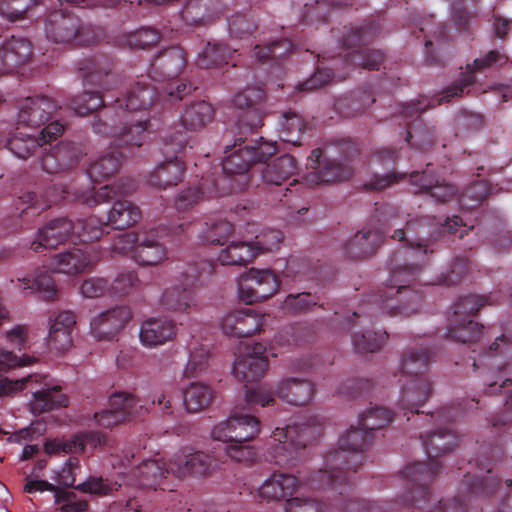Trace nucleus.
Wrapping results in <instances>:
<instances>
[{"label":"nucleus","mask_w":512,"mask_h":512,"mask_svg":"<svg viewBox=\"0 0 512 512\" xmlns=\"http://www.w3.org/2000/svg\"><path fill=\"white\" fill-rule=\"evenodd\" d=\"M463 225L459 216L447 219L444 224L432 216H414L406 221L404 229H396L393 239L405 242L389 261V283L367 296L363 303L345 315V325L372 323L378 312L389 316L408 317L419 311L423 298L420 291L412 287L420 270L429 263L434 253L433 239L442 232L454 234Z\"/></svg>","instance_id":"nucleus-1"},{"label":"nucleus","mask_w":512,"mask_h":512,"mask_svg":"<svg viewBox=\"0 0 512 512\" xmlns=\"http://www.w3.org/2000/svg\"><path fill=\"white\" fill-rule=\"evenodd\" d=\"M136 189V184L131 178H121L111 185H104L98 190L88 183L85 187L74 188L73 199L89 208H93L104 202L115 200L111 207L107 221V227L123 230L135 225L141 218L138 206L129 200H121L120 197L130 195ZM69 188L62 185L49 187L40 197L33 191H23L17 197L16 210L18 215H39L43 211L69 198Z\"/></svg>","instance_id":"nucleus-2"},{"label":"nucleus","mask_w":512,"mask_h":512,"mask_svg":"<svg viewBox=\"0 0 512 512\" xmlns=\"http://www.w3.org/2000/svg\"><path fill=\"white\" fill-rule=\"evenodd\" d=\"M457 416L458 410L451 407H444L436 413L425 415L427 421L435 425V429L420 435L429 462L409 464L400 472L399 480L404 485L406 495H402L400 500L385 502L389 512L398 508L409 511L414 502L426 504L430 501V485L441 472V465L436 458L454 450L459 445L458 435L450 428H442V425L454 422Z\"/></svg>","instance_id":"nucleus-3"},{"label":"nucleus","mask_w":512,"mask_h":512,"mask_svg":"<svg viewBox=\"0 0 512 512\" xmlns=\"http://www.w3.org/2000/svg\"><path fill=\"white\" fill-rule=\"evenodd\" d=\"M506 57L497 50H491L484 56L476 58L467 64L466 71L450 86L446 87L436 99H423L399 105V115L403 119L405 141L416 149H425L435 142V128L427 126L420 114L430 107L449 102L454 97L470 93V87L475 83V73H483L496 64L506 62Z\"/></svg>","instance_id":"nucleus-4"},{"label":"nucleus","mask_w":512,"mask_h":512,"mask_svg":"<svg viewBox=\"0 0 512 512\" xmlns=\"http://www.w3.org/2000/svg\"><path fill=\"white\" fill-rule=\"evenodd\" d=\"M373 433L358 425L351 426L338 441L339 448L327 454L324 468L318 469L309 479L311 487L321 488L325 484L337 485L340 481L345 488L352 489V475L364 463V452L372 444Z\"/></svg>","instance_id":"nucleus-5"},{"label":"nucleus","mask_w":512,"mask_h":512,"mask_svg":"<svg viewBox=\"0 0 512 512\" xmlns=\"http://www.w3.org/2000/svg\"><path fill=\"white\" fill-rule=\"evenodd\" d=\"M433 352L428 346L421 344L408 348L400 359L401 376L405 378L397 407L407 413L419 414L423 406L433 394V384L427 374Z\"/></svg>","instance_id":"nucleus-6"},{"label":"nucleus","mask_w":512,"mask_h":512,"mask_svg":"<svg viewBox=\"0 0 512 512\" xmlns=\"http://www.w3.org/2000/svg\"><path fill=\"white\" fill-rule=\"evenodd\" d=\"M242 139L235 141L233 146H227L222 161L223 175L212 178L213 190L209 191L213 196H225L242 191L248 184L247 172L253 164L265 162L276 152V146L272 143H256L255 146L242 147Z\"/></svg>","instance_id":"nucleus-7"},{"label":"nucleus","mask_w":512,"mask_h":512,"mask_svg":"<svg viewBox=\"0 0 512 512\" xmlns=\"http://www.w3.org/2000/svg\"><path fill=\"white\" fill-rule=\"evenodd\" d=\"M307 168L311 171L304 177V183L293 182L290 187L276 192L281 206L287 208L289 214H302L308 211L304 204V185L314 187L322 184H332L348 180L353 175V168L326 158L321 148H315L307 158Z\"/></svg>","instance_id":"nucleus-8"},{"label":"nucleus","mask_w":512,"mask_h":512,"mask_svg":"<svg viewBox=\"0 0 512 512\" xmlns=\"http://www.w3.org/2000/svg\"><path fill=\"white\" fill-rule=\"evenodd\" d=\"M216 467L217 463L210 455L195 451L176 454L168 463L156 459L146 460L132 474L140 487L156 490L159 481L168 474L177 478L187 475L205 476Z\"/></svg>","instance_id":"nucleus-9"},{"label":"nucleus","mask_w":512,"mask_h":512,"mask_svg":"<svg viewBox=\"0 0 512 512\" xmlns=\"http://www.w3.org/2000/svg\"><path fill=\"white\" fill-rule=\"evenodd\" d=\"M149 79V75L141 76V79L130 85L126 92L117 97L112 104H107L103 95L98 91H85L73 97L69 102V107L80 116H86L101 107H115L117 110L124 109V111L137 114L147 110L161 98L158 88L152 85Z\"/></svg>","instance_id":"nucleus-10"},{"label":"nucleus","mask_w":512,"mask_h":512,"mask_svg":"<svg viewBox=\"0 0 512 512\" xmlns=\"http://www.w3.org/2000/svg\"><path fill=\"white\" fill-rule=\"evenodd\" d=\"M94 116L93 131L101 136L110 137L118 146L140 147L143 145L150 128V119L138 114L117 110L115 107H102Z\"/></svg>","instance_id":"nucleus-11"},{"label":"nucleus","mask_w":512,"mask_h":512,"mask_svg":"<svg viewBox=\"0 0 512 512\" xmlns=\"http://www.w3.org/2000/svg\"><path fill=\"white\" fill-rule=\"evenodd\" d=\"M321 435L315 419L276 427L270 436L267 455L279 466H293L302 451Z\"/></svg>","instance_id":"nucleus-12"},{"label":"nucleus","mask_w":512,"mask_h":512,"mask_svg":"<svg viewBox=\"0 0 512 512\" xmlns=\"http://www.w3.org/2000/svg\"><path fill=\"white\" fill-rule=\"evenodd\" d=\"M314 473L315 471L305 478V484L311 489H316L309 485V479ZM327 488L338 494L328 504H323L315 498L294 497L287 500L285 512H389L385 503L379 504L354 497L352 489L345 488L340 481L337 485L325 484L317 490Z\"/></svg>","instance_id":"nucleus-13"},{"label":"nucleus","mask_w":512,"mask_h":512,"mask_svg":"<svg viewBox=\"0 0 512 512\" xmlns=\"http://www.w3.org/2000/svg\"><path fill=\"white\" fill-rule=\"evenodd\" d=\"M380 30L379 23L374 20H365L360 26H344L339 42L345 49L351 50L344 55V61L348 66L379 70L384 54L380 50L368 48V44L378 36Z\"/></svg>","instance_id":"nucleus-14"},{"label":"nucleus","mask_w":512,"mask_h":512,"mask_svg":"<svg viewBox=\"0 0 512 512\" xmlns=\"http://www.w3.org/2000/svg\"><path fill=\"white\" fill-rule=\"evenodd\" d=\"M498 303L492 294L460 297L454 305V318L448 327L447 338L461 343L475 342L482 337L484 326L469 317L476 315L486 305Z\"/></svg>","instance_id":"nucleus-15"},{"label":"nucleus","mask_w":512,"mask_h":512,"mask_svg":"<svg viewBox=\"0 0 512 512\" xmlns=\"http://www.w3.org/2000/svg\"><path fill=\"white\" fill-rule=\"evenodd\" d=\"M44 31L47 39L56 44L83 46L98 38L91 25L83 24L78 16L61 9L46 15Z\"/></svg>","instance_id":"nucleus-16"},{"label":"nucleus","mask_w":512,"mask_h":512,"mask_svg":"<svg viewBox=\"0 0 512 512\" xmlns=\"http://www.w3.org/2000/svg\"><path fill=\"white\" fill-rule=\"evenodd\" d=\"M47 376L39 374H29L21 379L10 380L0 376V397L12 395L15 392L22 391L28 383L41 382L43 387L33 392V398L30 402L31 412L35 415L66 407L68 398L61 392L59 385H50Z\"/></svg>","instance_id":"nucleus-17"},{"label":"nucleus","mask_w":512,"mask_h":512,"mask_svg":"<svg viewBox=\"0 0 512 512\" xmlns=\"http://www.w3.org/2000/svg\"><path fill=\"white\" fill-rule=\"evenodd\" d=\"M464 485L467 495H459L446 501L440 500L437 505L433 504L430 497V501L426 504L423 502L412 503L409 511L398 508L393 512H469L468 503H471L474 498L488 497L494 494L500 486V479L495 476L469 477L465 480Z\"/></svg>","instance_id":"nucleus-18"},{"label":"nucleus","mask_w":512,"mask_h":512,"mask_svg":"<svg viewBox=\"0 0 512 512\" xmlns=\"http://www.w3.org/2000/svg\"><path fill=\"white\" fill-rule=\"evenodd\" d=\"M209 262L187 264L182 267L177 277L178 283L165 288L159 303L164 310L179 313H189L196 305L195 285L200 276V270Z\"/></svg>","instance_id":"nucleus-19"},{"label":"nucleus","mask_w":512,"mask_h":512,"mask_svg":"<svg viewBox=\"0 0 512 512\" xmlns=\"http://www.w3.org/2000/svg\"><path fill=\"white\" fill-rule=\"evenodd\" d=\"M280 287L278 276L269 269L251 268L238 281V293L247 304L260 302L273 296Z\"/></svg>","instance_id":"nucleus-20"},{"label":"nucleus","mask_w":512,"mask_h":512,"mask_svg":"<svg viewBox=\"0 0 512 512\" xmlns=\"http://www.w3.org/2000/svg\"><path fill=\"white\" fill-rule=\"evenodd\" d=\"M512 360V342L504 335L498 336L495 341L485 348L480 354L478 359L473 358V367L476 370L479 364L490 365L495 367L499 373V380L501 384L497 386L498 380L490 382L488 384V391L493 392L500 390L501 388L512 385V377L508 376V366H510Z\"/></svg>","instance_id":"nucleus-21"},{"label":"nucleus","mask_w":512,"mask_h":512,"mask_svg":"<svg viewBox=\"0 0 512 512\" xmlns=\"http://www.w3.org/2000/svg\"><path fill=\"white\" fill-rule=\"evenodd\" d=\"M260 427L261 422L255 415L235 412L215 425L211 436L220 442H249L259 434Z\"/></svg>","instance_id":"nucleus-22"},{"label":"nucleus","mask_w":512,"mask_h":512,"mask_svg":"<svg viewBox=\"0 0 512 512\" xmlns=\"http://www.w3.org/2000/svg\"><path fill=\"white\" fill-rule=\"evenodd\" d=\"M60 108L57 103L47 96H29L18 103L17 129L27 127L30 129L44 128L53 120L54 113Z\"/></svg>","instance_id":"nucleus-23"},{"label":"nucleus","mask_w":512,"mask_h":512,"mask_svg":"<svg viewBox=\"0 0 512 512\" xmlns=\"http://www.w3.org/2000/svg\"><path fill=\"white\" fill-rule=\"evenodd\" d=\"M85 84L109 91L116 88L122 77L115 71L114 59L106 54H96L85 59L79 66Z\"/></svg>","instance_id":"nucleus-24"},{"label":"nucleus","mask_w":512,"mask_h":512,"mask_svg":"<svg viewBox=\"0 0 512 512\" xmlns=\"http://www.w3.org/2000/svg\"><path fill=\"white\" fill-rule=\"evenodd\" d=\"M85 154L81 144L61 141L43 154L40 163L46 173L56 174L76 167Z\"/></svg>","instance_id":"nucleus-25"},{"label":"nucleus","mask_w":512,"mask_h":512,"mask_svg":"<svg viewBox=\"0 0 512 512\" xmlns=\"http://www.w3.org/2000/svg\"><path fill=\"white\" fill-rule=\"evenodd\" d=\"M64 131V124L60 121H52L48 126L41 129L40 136L15 133L7 139L6 148L20 159L31 156L35 150L56 139Z\"/></svg>","instance_id":"nucleus-26"},{"label":"nucleus","mask_w":512,"mask_h":512,"mask_svg":"<svg viewBox=\"0 0 512 512\" xmlns=\"http://www.w3.org/2000/svg\"><path fill=\"white\" fill-rule=\"evenodd\" d=\"M266 347L262 343L248 345L244 355L238 356L232 371L239 381L254 382L260 380L267 368L268 358L265 356Z\"/></svg>","instance_id":"nucleus-27"},{"label":"nucleus","mask_w":512,"mask_h":512,"mask_svg":"<svg viewBox=\"0 0 512 512\" xmlns=\"http://www.w3.org/2000/svg\"><path fill=\"white\" fill-rule=\"evenodd\" d=\"M409 180L412 185L418 187L417 192L428 194L431 198L440 203L449 201L457 193V189L454 185L447 183L435 172L432 163H428L426 168L421 172H411Z\"/></svg>","instance_id":"nucleus-28"},{"label":"nucleus","mask_w":512,"mask_h":512,"mask_svg":"<svg viewBox=\"0 0 512 512\" xmlns=\"http://www.w3.org/2000/svg\"><path fill=\"white\" fill-rule=\"evenodd\" d=\"M186 62V53L180 46L165 48L152 59L149 78L159 82L175 79L184 69Z\"/></svg>","instance_id":"nucleus-29"},{"label":"nucleus","mask_w":512,"mask_h":512,"mask_svg":"<svg viewBox=\"0 0 512 512\" xmlns=\"http://www.w3.org/2000/svg\"><path fill=\"white\" fill-rule=\"evenodd\" d=\"M131 318L132 312L127 306H116L91 320V334L96 340L112 341Z\"/></svg>","instance_id":"nucleus-30"},{"label":"nucleus","mask_w":512,"mask_h":512,"mask_svg":"<svg viewBox=\"0 0 512 512\" xmlns=\"http://www.w3.org/2000/svg\"><path fill=\"white\" fill-rule=\"evenodd\" d=\"M263 325L264 315L251 308L231 311L221 321L223 333L237 338L250 337L262 331Z\"/></svg>","instance_id":"nucleus-31"},{"label":"nucleus","mask_w":512,"mask_h":512,"mask_svg":"<svg viewBox=\"0 0 512 512\" xmlns=\"http://www.w3.org/2000/svg\"><path fill=\"white\" fill-rule=\"evenodd\" d=\"M73 229L74 222L67 217L52 219L38 230L37 238L30 248L40 252L42 249H55L67 241L74 242Z\"/></svg>","instance_id":"nucleus-32"},{"label":"nucleus","mask_w":512,"mask_h":512,"mask_svg":"<svg viewBox=\"0 0 512 512\" xmlns=\"http://www.w3.org/2000/svg\"><path fill=\"white\" fill-rule=\"evenodd\" d=\"M177 332L178 327L173 319L166 316L151 317L141 323L139 339L144 347L156 348L174 341Z\"/></svg>","instance_id":"nucleus-33"},{"label":"nucleus","mask_w":512,"mask_h":512,"mask_svg":"<svg viewBox=\"0 0 512 512\" xmlns=\"http://www.w3.org/2000/svg\"><path fill=\"white\" fill-rule=\"evenodd\" d=\"M33 55L32 43L23 36L12 35L0 45V75L28 63Z\"/></svg>","instance_id":"nucleus-34"},{"label":"nucleus","mask_w":512,"mask_h":512,"mask_svg":"<svg viewBox=\"0 0 512 512\" xmlns=\"http://www.w3.org/2000/svg\"><path fill=\"white\" fill-rule=\"evenodd\" d=\"M265 91L260 87L247 88L236 93L232 103L236 108L248 111L240 119L243 126L255 130L263 125V111L261 103L265 99Z\"/></svg>","instance_id":"nucleus-35"},{"label":"nucleus","mask_w":512,"mask_h":512,"mask_svg":"<svg viewBox=\"0 0 512 512\" xmlns=\"http://www.w3.org/2000/svg\"><path fill=\"white\" fill-rule=\"evenodd\" d=\"M139 242L133 260L141 266H156L167 259V249L155 229L139 231Z\"/></svg>","instance_id":"nucleus-36"},{"label":"nucleus","mask_w":512,"mask_h":512,"mask_svg":"<svg viewBox=\"0 0 512 512\" xmlns=\"http://www.w3.org/2000/svg\"><path fill=\"white\" fill-rule=\"evenodd\" d=\"M97 262L98 257L95 253L81 248H72L55 254L51 265L59 273L74 276L92 268Z\"/></svg>","instance_id":"nucleus-37"},{"label":"nucleus","mask_w":512,"mask_h":512,"mask_svg":"<svg viewBox=\"0 0 512 512\" xmlns=\"http://www.w3.org/2000/svg\"><path fill=\"white\" fill-rule=\"evenodd\" d=\"M384 241L383 232L378 229L363 228L345 245V253L351 259L367 258L375 253Z\"/></svg>","instance_id":"nucleus-38"},{"label":"nucleus","mask_w":512,"mask_h":512,"mask_svg":"<svg viewBox=\"0 0 512 512\" xmlns=\"http://www.w3.org/2000/svg\"><path fill=\"white\" fill-rule=\"evenodd\" d=\"M300 480L288 473L274 472L260 486L259 496L267 501H279L293 495Z\"/></svg>","instance_id":"nucleus-39"},{"label":"nucleus","mask_w":512,"mask_h":512,"mask_svg":"<svg viewBox=\"0 0 512 512\" xmlns=\"http://www.w3.org/2000/svg\"><path fill=\"white\" fill-rule=\"evenodd\" d=\"M185 170V163L182 160L166 159L149 173L147 181L152 187L166 190L182 182Z\"/></svg>","instance_id":"nucleus-40"},{"label":"nucleus","mask_w":512,"mask_h":512,"mask_svg":"<svg viewBox=\"0 0 512 512\" xmlns=\"http://www.w3.org/2000/svg\"><path fill=\"white\" fill-rule=\"evenodd\" d=\"M206 228L200 231L198 224H184L181 223L178 229L185 233H197L198 238L203 244H218L225 245L229 241V237L234 231V226L231 222L226 220H219L211 224L205 223Z\"/></svg>","instance_id":"nucleus-41"},{"label":"nucleus","mask_w":512,"mask_h":512,"mask_svg":"<svg viewBox=\"0 0 512 512\" xmlns=\"http://www.w3.org/2000/svg\"><path fill=\"white\" fill-rule=\"evenodd\" d=\"M314 392V385L310 381L299 378L284 379L277 387V396L295 406L308 404Z\"/></svg>","instance_id":"nucleus-42"},{"label":"nucleus","mask_w":512,"mask_h":512,"mask_svg":"<svg viewBox=\"0 0 512 512\" xmlns=\"http://www.w3.org/2000/svg\"><path fill=\"white\" fill-rule=\"evenodd\" d=\"M258 256V250L250 242L230 241L218 253L221 265L245 266Z\"/></svg>","instance_id":"nucleus-43"},{"label":"nucleus","mask_w":512,"mask_h":512,"mask_svg":"<svg viewBox=\"0 0 512 512\" xmlns=\"http://www.w3.org/2000/svg\"><path fill=\"white\" fill-rule=\"evenodd\" d=\"M21 290L37 293L45 301H54L58 297V290L54 279L45 270H38L32 275L18 278Z\"/></svg>","instance_id":"nucleus-44"},{"label":"nucleus","mask_w":512,"mask_h":512,"mask_svg":"<svg viewBox=\"0 0 512 512\" xmlns=\"http://www.w3.org/2000/svg\"><path fill=\"white\" fill-rule=\"evenodd\" d=\"M297 170V164L291 155L280 156L266 163L260 170L263 181L269 185L281 186Z\"/></svg>","instance_id":"nucleus-45"},{"label":"nucleus","mask_w":512,"mask_h":512,"mask_svg":"<svg viewBox=\"0 0 512 512\" xmlns=\"http://www.w3.org/2000/svg\"><path fill=\"white\" fill-rule=\"evenodd\" d=\"M214 118L212 105L204 100L192 102L183 110L180 120L182 126L189 131H199Z\"/></svg>","instance_id":"nucleus-46"},{"label":"nucleus","mask_w":512,"mask_h":512,"mask_svg":"<svg viewBox=\"0 0 512 512\" xmlns=\"http://www.w3.org/2000/svg\"><path fill=\"white\" fill-rule=\"evenodd\" d=\"M121 162L122 154L119 152L108 151L102 153L90 164L87 174L92 182H100L115 175Z\"/></svg>","instance_id":"nucleus-47"},{"label":"nucleus","mask_w":512,"mask_h":512,"mask_svg":"<svg viewBox=\"0 0 512 512\" xmlns=\"http://www.w3.org/2000/svg\"><path fill=\"white\" fill-rule=\"evenodd\" d=\"M214 398L210 386L202 382H192L183 391V404L189 413H197L206 409Z\"/></svg>","instance_id":"nucleus-48"},{"label":"nucleus","mask_w":512,"mask_h":512,"mask_svg":"<svg viewBox=\"0 0 512 512\" xmlns=\"http://www.w3.org/2000/svg\"><path fill=\"white\" fill-rule=\"evenodd\" d=\"M213 190V180L202 177L201 182L195 187H187L181 190L175 197V208L178 211H186L198 204L204 198H214L209 191Z\"/></svg>","instance_id":"nucleus-49"},{"label":"nucleus","mask_w":512,"mask_h":512,"mask_svg":"<svg viewBox=\"0 0 512 512\" xmlns=\"http://www.w3.org/2000/svg\"><path fill=\"white\" fill-rule=\"evenodd\" d=\"M236 51L237 49H231L225 43L208 42L199 53L196 64L200 69H209L224 63L228 64Z\"/></svg>","instance_id":"nucleus-50"},{"label":"nucleus","mask_w":512,"mask_h":512,"mask_svg":"<svg viewBox=\"0 0 512 512\" xmlns=\"http://www.w3.org/2000/svg\"><path fill=\"white\" fill-rule=\"evenodd\" d=\"M213 3V0H189L181 11V17L189 25H205L216 16Z\"/></svg>","instance_id":"nucleus-51"},{"label":"nucleus","mask_w":512,"mask_h":512,"mask_svg":"<svg viewBox=\"0 0 512 512\" xmlns=\"http://www.w3.org/2000/svg\"><path fill=\"white\" fill-rule=\"evenodd\" d=\"M107 228L106 223L96 216L78 219L74 222V242L90 243L98 241Z\"/></svg>","instance_id":"nucleus-52"},{"label":"nucleus","mask_w":512,"mask_h":512,"mask_svg":"<svg viewBox=\"0 0 512 512\" xmlns=\"http://www.w3.org/2000/svg\"><path fill=\"white\" fill-rule=\"evenodd\" d=\"M354 349L359 353H373L380 350L388 339L386 331L375 332L366 329L361 332L354 331L351 335Z\"/></svg>","instance_id":"nucleus-53"},{"label":"nucleus","mask_w":512,"mask_h":512,"mask_svg":"<svg viewBox=\"0 0 512 512\" xmlns=\"http://www.w3.org/2000/svg\"><path fill=\"white\" fill-rule=\"evenodd\" d=\"M340 0H309L304 4L302 22L305 25L326 23L331 8L340 6Z\"/></svg>","instance_id":"nucleus-54"},{"label":"nucleus","mask_w":512,"mask_h":512,"mask_svg":"<svg viewBox=\"0 0 512 512\" xmlns=\"http://www.w3.org/2000/svg\"><path fill=\"white\" fill-rule=\"evenodd\" d=\"M410 22L412 26L418 29L420 34H423L428 53H430L429 49L433 45L432 40L428 38L429 34H432L436 40L444 39L446 36V25L443 23L435 25L432 15L423 17L420 14H413L410 18Z\"/></svg>","instance_id":"nucleus-55"},{"label":"nucleus","mask_w":512,"mask_h":512,"mask_svg":"<svg viewBox=\"0 0 512 512\" xmlns=\"http://www.w3.org/2000/svg\"><path fill=\"white\" fill-rule=\"evenodd\" d=\"M125 44L130 49H150L157 45L161 39L159 30L152 27H141L134 32L123 36Z\"/></svg>","instance_id":"nucleus-56"},{"label":"nucleus","mask_w":512,"mask_h":512,"mask_svg":"<svg viewBox=\"0 0 512 512\" xmlns=\"http://www.w3.org/2000/svg\"><path fill=\"white\" fill-rule=\"evenodd\" d=\"M280 126V138L282 141L293 145L300 144L301 133L305 126L300 115L290 111L283 113Z\"/></svg>","instance_id":"nucleus-57"},{"label":"nucleus","mask_w":512,"mask_h":512,"mask_svg":"<svg viewBox=\"0 0 512 512\" xmlns=\"http://www.w3.org/2000/svg\"><path fill=\"white\" fill-rule=\"evenodd\" d=\"M294 49L289 39H279L265 46L255 45V56L260 61L280 60Z\"/></svg>","instance_id":"nucleus-58"},{"label":"nucleus","mask_w":512,"mask_h":512,"mask_svg":"<svg viewBox=\"0 0 512 512\" xmlns=\"http://www.w3.org/2000/svg\"><path fill=\"white\" fill-rule=\"evenodd\" d=\"M392 419L393 414L391 410L375 406L364 412L358 420L363 428H367L373 433V431L386 427Z\"/></svg>","instance_id":"nucleus-59"},{"label":"nucleus","mask_w":512,"mask_h":512,"mask_svg":"<svg viewBox=\"0 0 512 512\" xmlns=\"http://www.w3.org/2000/svg\"><path fill=\"white\" fill-rule=\"evenodd\" d=\"M258 25L251 13H235L228 20L230 36L244 39L251 36Z\"/></svg>","instance_id":"nucleus-60"},{"label":"nucleus","mask_w":512,"mask_h":512,"mask_svg":"<svg viewBox=\"0 0 512 512\" xmlns=\"http://www.w3.org/2000/svg\"><path fill=\"white\" fill-rule=\"evenodd\" d=\"M188 144L189 136L187 132L177 130L163 137L161 152L166 159H179V154L185 150Z\"/></svg>","instance_id":"nucleus-61"},{"label":"nucleus","mask_w":512,"mask_h":512,"mask_svg":"<svg viewBox=\"0 0 512 512\" xmlns=\"http://www.w3.org/2000/svg\"><path fill=\"white\" fill-rule=\"evenodd\" d=\"M319 297L309 292L289 294L282 303V308L289 314L296 315L308 311L319 304Z\"/></svg>","instance_id":"nucleus-62"},{"label":"nucleus","mask_w":512,"mask_h":512,"mask_svg":"<svg viewBox=\"0 0 512 512\" xmlns=\"http://www.w3.org/2000/svg\"><path fill=\"white\" fill-rule=\"evenodd\" d=\"M210 352L209 349L203 345L194 348L189 355L188 362L184 369V376L193 378L199 376L204 372L209 365Z\"/></svg>","instance_id":"nucleus-63"},{"label":"nucleus","mask_w":512,"mask_h":512,"mask_svg":"<svg viewBox=\"0 0 512 512\" xmlns=\"http://www.w3.org/2000/svg\"><path fill=\"white\" fill-rule=\"evenodd\" d=\"M40 0H0V15L11 22L23 19Z\"/></svg>","instance_id":"nucleus-64"}]
</instances>
